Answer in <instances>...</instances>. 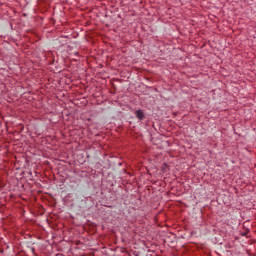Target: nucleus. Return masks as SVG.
<instances>
[{"label": "nucleus", "mask_w": 256, "mask_h": 256, "mask_svg": "<svg viewBox=\"0 0 256 256\" xmlns=\"http://www.w3.org/2000/svg\"><path fill=\"white\" fill-rule=\"evenodd\" d=\"M135 115H136L137 119H139L140 121H143V119H145V114L141 110H137L135 112Z\"/></svg>", "instance_id": "1"}]
</instances>
